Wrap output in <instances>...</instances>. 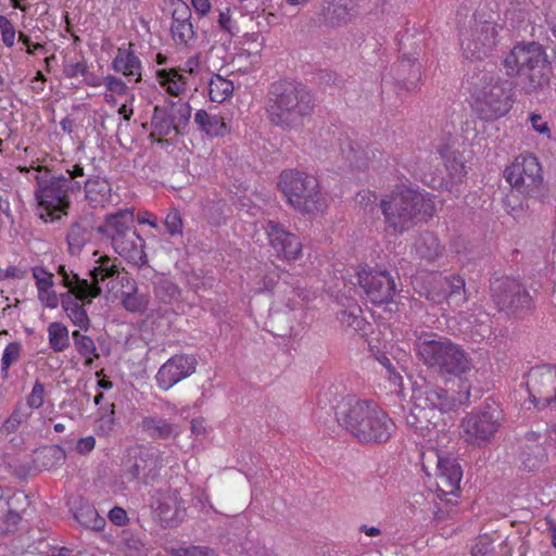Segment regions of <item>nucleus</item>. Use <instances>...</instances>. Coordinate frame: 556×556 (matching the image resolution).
Masks as SVG:
<instances>
[{"instance_id":"3c124183","label":"nucleus","mask_w":556,"mask_h":556,"mask_svg":"<svg viewBox=\"0 0 556 556\" xmlns=\"http://www.w3.org/2000/svg\"><path fill=\"white\" fill-rule=\"evenodd\" d=\"M38 300L42 306L53 309L59 306L61 295L59 296L53 288H49L38 291Z\"/></svg>"},{"instance_id":"a19ab883","label":"nucleus","mask_w":556,"mask_h":556,"mask_svg":"<svg viewBox=\"0 0 556 556\" xmlns=\"http://www.w3.org/2000/svg\"><path fill=\"white\" fill-rule=\"evenodd\" d=\"M89 240L90 232L88 229L79 224L73 225L67 235L70 252L72 254H78Z\"/></svg>"},{"instance_id":"393cba45","label":"nucleus","mask_w":556,"mask_h":556,"mask_svg":"<svg viewBox=\"0 0 556 556\" xmlns=\"http://www.w3.org/2000/svg\"><path fill=\"white\" fill-rule=\"evenodd\" d=\"M111 68L128 81L139 83L142 78V63L139 56L131 49V45L117 48L116 54L111 62Z\"/></svg>"},{"instance_id":"a878e982","label":"nucleus","mask_w":556,"mask_h":556,"mask_svg":"<svg viewBox=\"0 0 556 556\" xmlns=\"http://www.w3.org/2000/svg\"><path fill=\"white\" fill-rule=\"evenodd\" d=\"M170 33L177 45L188 46L194 39L195 31L191 23V10L185 1L175 3Z\"/></svg>"},{"instance_id":"13d9d810","label":"nucleus","mask_w":556,"mask_h":556,"mask_svg":"<svg viewBox=\"0 0 556 556\" xmlns=\"http://www.w3.org/2000/svg\"><path fill=\"white\" fill-rule=\"evenodd\" d=\"M136 100L135 93L129 94L125 98L124 103L118 106L117 113L123 117L124 121H130L134 115V102Z\"/></svg>"},{"instance_id":"4468645a","label":"nucleus","mask_w":556,"mask_h":556,"mask_svg":"<svg viewBox=\"0 0 556 556\" xmlns=\"http://www.w3.org/2000/svg\"><path fill=\"white\" fill-rule=\"evenodd\" d=\"M505 178L514 189L529 197L538 193L543 182L541 165L530 153L518 155L505 169Z\"/></svg>"},{"instance_id":"20e7f679","label":"nucleus","mask_w":556,"mask_h":556,"mask_svg":"<svg viewBox=\"0 0 556 556\" xmlns=\"http://www.w3.org/2000/svg\"><path fill=\"white\" fill-rule=\"evenodd\" d=\"M465 87L469 92L471 109L480 119H498L514 105L511 83L502 79L494 72L477 68L468 73Z\"/></svg>"},{"instance_id":"f03ea898","label":"nucleus","mask_w":556,"mask_h":556,"mask_svg":"<svg viewBox=\"0 0 556 556\" xmlns=\"http://www.w3.org/2000/svg\"><path fill=\"white\" fill-rule=\"evenodd\" d=\"M93 256L97 258L94 260L96 265L89 270L90 281L81 279L75 274H68L63 266L59 269L62 283L68 288V292L61 294L62 308L72 324L84 331L90 328V319L79 301L91 303L101 294L100 283L116 274V264L108 255H99V252L96 251Z\"/></svg>"},{"instance_id":"7c9ffc66","label":"nucleus","mask_w":556,"mask_h":556,"mask_svg":"<svg viewBox=\"0 0 556 556\" xmlns=\"http://www.w3.org/2000/svg\"><path fill=\"white\" fill-rule=\"evenodd\" d=\"M156 81L172 97L181 96L188 86L187 78L177 68L157 70Z\"/></svg>"},{"instance_id":"f257e3e1","label":"nucleus","mask_w":556,"mask_h":556,"mask_svg":"<svg viewBox=\"0 0 556 556\" xmlns=\"http://www.w3.org/2000/svg\"><path fill=\"white\" fill-rule=\"evenodd\" d=\"M339 425L362 443H386L395 432V424L374 401L348 395L336 412Z\"/></svg>"},{"instance_id":"6ab92c4d","label":"nucleus","mask_w":556,"mask_h":556,"mask_svg":"<svg viewBox=\"0 0 556 556\" xmlns=\"http://www.w3.org/2000/svg\"><path fill=\"white\" fill-rule=\"evenodd\" d=\"M358 283L375 305L389 303L395 295V282L391 275L383 270L363 268L358 271Z\"/></svg>"},{"instance_id":"e2e57ef3","label":"nucleus","mask_w":556,"mask_h":556,"mask_svg":"<svg viewBox=\"0 0 556 556\" xmlns=\"http://www.w3.org/2000/svg\"><path fill=\"white\" fill-rule=\"evenodd\" d=\"M181 74L188 73L193 76L197 75L200 71V60L198 55H192L188 58L180 68H177Z\"/></svg>"},{"instance_id":"5701e85b","label":"nucleus","mask_w":556,"mask_h":556,"mask_svg":"<svg viewBox=\"0 0 556 556\" xmlns=\"http://www.w3.org/2000/svg\"><path fill=\"white\" fill-rule=\"evenodd\" d=\"M269 243L277 255L287 261L298 260L302 254L300 238L287 231L281 225L269 220L265 227Z\"/></svg>"},{"instance_id":"ea45409f","label":"nucleus","mask_w":556,"mask_h":556,"mask_svg":"<svg viewBox=\"0 0 556 556\" xmlns=\"http://www.w3.org/2000/svg\"><path fill=\"white\" fill-rule=\"evenodd\" d=\"M164 106L168 108V111L170 112V117L177 127V132H179L180 129L187 125L191 117L190 104L188 102L178 100L168 101Z\"/></svg>"},{"instance_id":"774afa93","label":"nucleus","mask_w":556,"mask_h":556,"mask_svg":"<svg viewBox=\"0 0 556 556\" xmlns=\"http://www.w3.org/2000/svg\"><path fill=\"white\" fill-rule=\"evenodd\" d=\"M276 279L273 276L265 275L260 282H257V286L255 287V292H269L273 291V289L276 286Z\"/></svg>"},{"instance_id":"7ed1b4c3","label":"nucleus","mask_w":556,"mask_h":556,"mask_svg":"<svg viewBox=\"0 0 556 556\" xmlns=\"http://www.w3.org/2000/svg\"><path fill=\"white\" fill-rule=\"evenodd\" d=\"M456 396H448L440 387L424 384L413 390L405 415L406 425L416 433L428 437L437 429L443 413L456 409L470 399V384L463 381Z\"/></svg>"},{"instance_id":"2eb2a0df","label":"nucleus","mask_w":556,"mask_h":556,"mask_svg":"<svg viewBox=\"0 0 556 556\" xmlns=\"http://www.w3.org/2000/svg\"><path fill=\"white\" fill-rule=\"evenodd\" d=\"M162 468V456L154 447L134 448L124 464L125 475L131 480L148 484L154 481Z\"/></svg>"},{"instance_id":"423d86ee","label":"nucleus","mask_w":556,"mask_h":556,"mask_svg":"<svg viewBox=\"0 0 556 556\" xmlns=\"http://www.w3.org/2000/svg\"><path fill=\"white\" fill-rule=\"evenodd\" d=\"M386 226L394 233H403L435 213L433 198L426 191L397 188L380 201Z\"/></svg>"},{"instance_id":"39448f33","label":"nucleus","mask_w":556,"mask_h":556,"mask_svg":"<svg viewBox=\"0 0 556 556\" xmlns=\"http://www.w3.org/2000/svg\"><path fill=\"white\" fill-rule=\"evenodd\" d=\"M415 352L418 359L442 377L462 379L473 369L469 353L458 343L434 332L416 336Z\"/></svg>"},{"instance_id":"a211bd4d","label":"nucleus","mask_w":556,"mask_h":556,"mask_svg":"<svg viewBox=\"0 0 556 556\" xmlns=\"http://www.w3.org/2000/svg\"><path fill=\"white\" fill-rule=\"evenodd\" d=\"M492 298L501 311L516 312L531 306V298L519 281L503 277L491 285Z\"/></svg>"},{"instance_id":"c9c22d12","label":"nucleus","mask_w":556,"mask_h":556,"mask_svg":"<svg viewBox=\"0 0 556 556\" xmlns=\"http://www.w3.org/2000/svg\"><path fill=\"white\" fill-rule=\"evenodd\" d=\"M233 83L219 74H214L208 81V98L212 102L223 103L233 93Z\"/></svg>"},{"instance_id":"a18cd8bd","label":"nucleus","mask_w":556,"mask_h":556,"mask_svg":"<svg viewBox=\"0 0 556 556\" xmlns=\"http://www.w3.org/2000/svg\"><path fill=\"white\" fill-rule=\"evenodd\" d=\"M104 88L105 93H111L124 99L134 93L122 78L112 74L104 76Z\"/></svg>"},{"instance_id":"9d476101","label":"nucleus","mask_w":556,"mask_h":556,"mask_svg":"<svg viewBox=\"0 0 556 556\" xmlns=\"http://www.w3.org/2000/svg\"><path fill=\"white\" fill-rule=\"evenodd\" d=\"M278 187L288 203L302 214L316 215L323 213L328 206L327 197L315 175L296 169H285L279 176Z\"/></svg>"},{"instance_id":"79ce46f5","label":"nucleus","mask_w":556,"mask_h":556,"mask_svg":"<svg viewBox=\"0 0 556 556\" xmlns=\"http://www.w3.org/2000/svg\"><path fill=\"white\" fill-rule=\"evenodd\" d=\"M237 12L236 10H231L230 8L218 9L217 24L218 27L228 34L230 37H233L240 33V26L236 18Z\"/></svg>"},{"instance_id":"37998d69","label":"nucleus","mask_w":556,"mask_h":556,"mask_svg":"<svg viewBox=\"0 0 556 556\" xmlns=\"http://www.w3.org/2000/svg\"><path fill=\"white\" fill-rule=\"evenodd\" d=\"M22 343L18 341L10 342L3 350L1 357V374L8 376L9 368L16 364L22 355Z\"/></svg>"},{"instance_id":"5fc2aeb1","label":"nucleus","mask_w":556,"mask_h":556,"mask_svg":"<svg viewBox=\"0 0 556 556\" xmlns=\"http://www.w3.org/2000/svg\"><path fill=\"white\" fill-rule=\"evenodd\" d=\"M528 119L535 132L551 138V128L548 127V123L543 118L541 114L532 112L529 114Z\"/></svg>"},{"instance_id":"f704fd0d","label":"nucleus","mask_w":556,"mask_h":556,"mask_svg":"<svg viewBox=\"0 0 556 556\" xmlns=\"http://www.w3.org/2000/svg\"><path fill=\"white\" fill-rule=\"evenodd\" d=\"M72 338L75 350L84 358V365L86 367H91L94 359L99 357L94 341L92 338L80 333L78 330L72 332Z\"/></svg>"},{"instance_id":"cd10ccee","label":"nucleus","mask_w":556,"mask_h":556,"mask_svg":"<svg viewBox=\"0 0 556 556\" xmlns=\"http://www.w3.org/2000/svg\"><path fill=\"white\" fill-rule=\"evenodd\" d=\"M111 278L118 280L122 285H124V281L129 285V290L124 292L122 295V304L126 311L131 313H143L147 309L149 305V296L137 292L136 282L134 280H130L125 273L119 271L117 267L116 274Z\"/></svg>"},{"instance_id":"6e6552de","label":"nucleus","mask_w":556,"mask_h":556,"mask_svg":"<svg viewBox=\"0 0 556 556\" xmlns=\"http://www.w3.org/2000/svg\"><path fill=\"white\" fill-rule=\"evenodd\" d=\"M84 176V167L80 164H75L72 168H66L65 174L50 179L37 176L35 199L39 217L45 222H52L67 214L70 193L80 191L81 182L77 178Z\"/></svg>"},{"instance_id":"69168bd1","label":"nucleus","mask_w":556,"mask_h":556,"mask_svg":"<svg viewBox=\"0 0 556 556\" xmlns=\"http://www.w3.org/2000/svg\"><path fill=\"white\" fill-rule=\"evenodd\" d=\"M96 445V439L92 435H87L78 440L76 451L79 454L90 453Z\"/></svg>"},{"instance_id":"864d4df0","label":"nucleus","mask_w":556,"mask_h":556,"mask_svg":"<svg viewBox=\"0 0 556 556\" xmlns=\"http://www.w3.org/2000/svg\"><path fill=\"white\" fill-rule=\"evenodd\" d=\"M377 361L384 368L386 376L389 379V381L393 386L400 387L401 383H402V376L395 370V368L393 367L391 361L386 355L379 356L377 358Z\"/></svg>"},{"instance_id":"1a4fd4ad","label":"nucleus","mask_w":556,"mask_h":556,"mask_svg":"<svg viewBox=\"0 0 556 556\" xmlns=\"http://www.w3.org/2000/svg\"><path fill=\"white\" fill-rule=\"evenodd\" d=\"M134 212L119 210L105 217L98 231L108 240L113 250L129 264L142 267L148 263L144 239L132 229Z\"/></svg>"},{"instance_id":"bf43d9fd","label":"nucleus","mask_w":556,"mask_h":556,"mask_svg":"<svg viewBox=\"0 0 556 556\" xmlns=\"http://www.w3.org/2000/svg\"><path fill=\"white\" fill-rule=\"evenodd\" d=\"M492 544L488 538H480L471 547L472 556H488L492 552Z\"/></svg>"},{"instance_id":"72a5a7b5","label":"nucleus","mask_w":556,"mask_h":556,"mask_svg":"<svg viewBox=\"0 0 556 556\" xmlns=\"http://www.w3.org/2000/svg\"><path fill=\"white\" fill-rule=\"evenodd\" d=\"M309 0H264L262 16L266 20V25L263 28L270 27L271 24L276 23L278 16L282 14L283 2L293 8H303L308 3Z\"/></svg>"},{"instance_id":"4c0bfd02","label":"nucleus","mask_w":556,"mask_h":556,"mask_svg":"<svg viewBox=\"0 0 556 556\" xmlns=\"http://www.w3.org/2000/svg\"><path fill=\"white\" fill-rule=\"evenodd\" d=\"M47 333L49 345L54 352H64L70 346V331L64 324L60 321L50 323Z\"/></svg>"},{"instance_id":"e433bc0d","label":"nucleus","mask_w":556,"mask_h":556,"mask_svg":"<svg viewBox=\"0 0 556 556\" xmlns=\"http://www.w3.org/2000/svg\"><path fill=\"white\" fill-rule=\"evenodd\" d=\"M151 126L153 134L159 136H168L173 131L177 132V127L170 117V112L164 105L154 106Z\"/></svg>"},{"instance_id":"de8ad7c7","label":"nucleus","mask_w":556,"mask_h":556,"mask_svg":"<svg viewBox=\"0 0 556 556\" xmlns=\"http://www.w3.org/2000/svg\"><path fill=\"white\" fill-rule=\"evenodd\" d=\"M33 278L35 279V285L37 288V292L43 289H49L54 287L53 275L47 271L43 267L36 266L31 270Z\"/></svg>"},{"instance_id":"b1692460","label":"nucleus","mask_w":556,"mask_h":556,"mask_svg":"<svg viewBox=\"0 0 556 556\" xmlns=\"http://www.w3.org/2000/svg\"><path fill=\"white\" fill-rule=\"evenodd\" d=\"M319 16L327 26L346 25L355 16L354 3L352 0H323Z\"/></svg>"},{"instance_id":"6e6d98bb","label":"nucleus","mask_w":556,"mask_h":556,"mask_svg":"<svg viewBox=\"0 0 556 556\" xmlns=\"http://www.w3.org/2000/svg\"><path fill=\"white\" fill-rule=\"evenodd\" d=\"M88 72L87 62L81 60L75 63L65 64L63 67V73L67 78H74L77 76H85Z\"/></svg>"},{"instance_id":"f8f14e48","label":"nucleus","mask_w":556,"mask_h":556,"mask_svg":"<svg viewBox=\"0 0 556 556\" xmlns=\"http://www.w3.org/2000/svg\"><path fill=\"white\" fill-rule=\"evenodd\" d=\"M503 26L482 13H477L460 31V48L467 59L480 60L489 55L498 42Z\"/></svg>"},{"instance_id":"0e129e2a","label":"nucleus","mask_w":556,"mask_h":556,"mask_svg":"<svg viewBox=\"0 0 556 556\" xmlns=\"http://www.w3.org/2000/svg\"><path fill=\"white\" fill-rule=\"evenodd\" d=\"M113 425H114V405L112 404L110 406V409L102 414L100 419H99V428L106 432V431H110L112 430L113 428Z\"/></svg>"},{"instance_id":"dca6fc26","label":"nucleus","mask_w":556,"mask_h":556,"mask_svg":"<svg viewBox=\"0 0 556 556\" xmlns=\"http://www.w3.org/2000/svg\"><path fill=\"white\" fill-rule=\"evenodd\" d=\"M421 465L426 471L431 465L435 466L438 485L445 494H455L459 490L463 470L456 459L430 448L421 454Z\"/></svg>"},{"instance_id":"680f3d73","label":"nucleus","mask_w":556,"mask_h":556,"mask_svg":"<svg viewBox=\"0 0 556 556\" xmlns=\"http://www.w3.org/2000/svg\"><path fill=\"white\" fill-rule=\"evenodd\" d=\"M534 458L526 457L522 463L528 470H534L539 465L545 460V452L541 446H536Z\"/></svg>"},{"instance_id":"2f4dec72","label":"nucleus","mask_w":556,"mask_h":556,"mask_svg":"<svg viewBox=\"0 0 556 556\" xmlns=\"http://www.w3.org/2000/svg\"><path fill=\"white\" fill-rule=\"evenodd\" d=\"M194 123L210 137H223L227 134V125L223 117L199 110L194 114Z\"/></svg>"},{"instance_id":"8fccbe9b","label":"nucleus","mask_w":556,"mask_h":556,"mask_svg":"<svg viewBox=\"0 0 556 556\" xmlns=\"http://www.w3.org/2000/svg\"><path fill=\"white\" fill-rule=\"evenodd\" d=\"M488 321V314H479V316L471 315L468 319L469 325L466 328L472 330L473 328L479 327L477 332L480 337L484 338L491 333V328L486 325Z\"/></svg>"},{"instance_id":"338daca9","label":"nucleus","mask_w":556,"mask_h":556,"mask_svg":"<svg viewBox=\"0 0 556 556\" xmlns=\"http://www.w3.org/2000/svg\"><path fill=\"white\" fill-rule=\"evenodd\" d=\"M376 200H377L376 193L370 190H362L355 197L356 203L364 207H367L368 205L374 204L376 202Z\"/></svg>"},{"instance_id":"603ef678","label":"nucleus","mask_w":556,"mask_h":556,"mask_svg":"<svg viewBox=\"0 0 556 556\" xmlns=\"http://www.w3.org/2000/svg\"><path fill=\"white\" fill-rule=\"evenodd\" d=\"M164 225L167 229V232L172 236L181 233L182 220L178 211H169L164 219Z\"/></svg>"},{"instance_id":"473e14b6","label":"nucleus","mask_w":556,"mask_h":556,"mask_svg":"<svg viewBox=\"0 0 556 556\" xmlns=\"http://www.w3.org/2000/svg\"><path fill=\"white\" fill-rule=\"evenodd\" d=\"M74 518L83 527L92 530H102L105 526V519L88 502L79 503V506L74 511Z\"/></svg>"},{"instance_id":"ddd939ff","label":"nucleus","mask_w":556,"mask_h":556,"mask_svg":"<svg viewBox=\"0 0 556 556\" xmlns=\"http://www.w3.org/2000/svg\"><path fill=\"white\" fill-rule=\"evenodd\" d=\"M503 421L502 409L486 404L482 409L468 413L459 424V437L470 446L483 447L494 439Z\"/></svg>"},{"instance_id":"f3484780","label":"nucleus","mask_w":556,"mask_h":556,"mask_svg":"<svg viewBox=\"0 0 556 556\" xmlns=\"http://www.w3.org/2000/svg\"><path fill=\"white\" fill-rule=\"evenodd\" d=\"M434 304L447 301L450 305L460 306L467 301L465 280L460 276H430V287L420 292Z\"/></svg>"},{"instance_id":"052dcab7","label":"nucleus","mask_w":556,"mask_h":556,"mask_svg":"<svg viewBox=\"0 0 556 556\" xmlns=\"http://www.w3.org/2000/svg\"><path fill=\"white\" fill-rule=\"evenodd\" d=\"M110 521L118 527L125 526L128 521L127 513L122 507H114L109 511L108 515Z\"/></svg>"},{"instance_id":"58836bf2","label":"nucleus","mask_w":556,"mask_h":556,"mask_svg":"<svg viewBox=\"0 0 556 556\" xmlns=\"http://www.w3.org/2000/svg\"><path fill=\"white\" fill-rule=\"evenodd\" d=\"M415 248L420 257L428 261H432L441 254L439 239L431 232L421 233L415 243Z\"/></svg>"},{"instance_id":"c756f323","label":"nucleus","mask_w":556,"mask_h":556,"mask_svg":"<svg viewBox=\"0 0 556 556\" xmlns=\"http://www.w3.org/2000/svg\"><path fill=\"white\" fill-rule=\"evenodd\" d=\"M141 428L151 438L155 439L175 438L180 433V429L177 425L159 416L143 417L141 420Z\"/></svg>"},{"instance_id":"aec40b11","label":"nucleus","mask_w":556,"mask_h":556,"mask_svg":"<svg viewBox=\"0 0 556 556\" xmlns=\"http://www.w3.org/2000/svg\"><path fill=\"white\" fill-rule=\"evenodd\" d=\"M198 361L193 355L176 354L168 358L155 375L156 386L168 391L178 382L190 377L197 369Z\"/></svg>"},{"instance_id":"c03bdc74","label":"nucleus","mask_w":556,"mask_h":556,"mask_svg":"<svg viewBox=\"0 0 556 556\" xmlns=\"http://www.w3.org/2000/svg\"><path fill=\"white\" fill-rule=\"evenodd\" d=\"M342 325L352 328L353 330H362L365 323L362 317V309L357 304H351L341 313Z\"/></svg>"},{"instance_id":"412c9836","label":"nucleus","mask_w":556,"mask_h":556,"mask_svg":"<svg viewBox=\"0 0 556 556\" xmlns=\"http://www.w3.org/2000/svg\"><path fill=\"white\" fill-rule=\"evenodd\" d=\"M527 387L533 403H556V367L544 365L532 368L528 375Z\"/></svg>"},{"instance_id":"4be33fe9","label":"nucleus","mask_w":556,"mask_h":556,"mask_svg":"<svg viewBox=\"0 0 556 556\" xmlns=\"http://www.w3.org/2000/svg\"><path fill=\"white\" fill-rule=\"evenodd\" d=\"M150 506L154 515L165 526L179 523L186 514L184 502L175 490H156L151 496Z\"/></svg>"},{"instance_id":"4d7b16f0","label":"nucleus","mask_w":556,"mask_h":556,"mask_svg":"<svg viewBox=\"0 0 556 556\" xmlns=\"http://www.w3.org/2000/svg\"><path fill=\"white\" fill-rule=\"evenodd\" d=\"M170 553L174 556H210L212 551L204 546H190L186 548L173 549Z\"/></svg>"},{"instance_id":"c85d7f7f","label":"nucleus","mask_w":556,"mask_h":556,"mask_svg":"<svg viewBox=\"0 0 556 556\" xmlns=\"http://www.w3.org/2000/svg\"><path fill=\"white\" fill-rule=\"evenodd\" d=\"M85 197L89 204L93 207L104 206L111 201L112 188L110 182L100 176L88 178L84 182Z\"/></svg>"},{"instance_id":"9b49d317","label":"nucleus","mask_w":556,"mask_h":556,"mask_svg":"<svg viewBox=\"0 0 556 556\" xmlns=\"http://www.w3.org/2000/svg\"><path fill=\"white\" fill-rule=\"evenodd\" d=\"M504 67L509 75L522 74L527 77L528 92L544 87L549 79V62L544 48L536 42L518 43L504 59Z\"/></svg>"},{"instance_id":"bb28decb","label":"nucleus","mask_w":556,"mask_h":556,"mask_svg":"<svg viewBox=\"0 0 556 556\" xmlns=\"http://www.w3.org/2000/svg\"><path fill=\"white\" fill-rule=\"evenodd\" d=\"M437 153L444 161L445 167L453 179H462L465 176V164L462 153L455 149V140L450 135L446 142L440 140L434 143Z\"/></svg>"},{"instance_id":"09e8293b","label":"nucleus","mask_w":556,"mask_h":556,"mask_svg":"<svg viewBox=\"0 0 556 556\" xmlns=\"http://www.w3.org/2000/svg\"><path fill=\"white\" fill-rule=\"evenodd\" d=\"M45 403V386L40 381H36L31 392L27 396V405L31 409L40 408Z\"/></svg>"},{"instance_id":"49530a36","label":"nucleus","mask_w":556,"mask_h":556,"mask_svg":"<svg viewBox=\"0 0 556 556\" xmlns=\"http://www.w3.org/2000/svg\"><path fill=\"white\" fill-rule=\"evenodd\" d=\"M126 556H148L144 543L134 534H129L124 541Z\"/></svg>"},{"instance_id":"0eeeda50","label":"nucleus","mask_w":556,"mask_h":556,"mask_svg":"<svg viewBox=\"0 0 556 556\" xmlns=\"http://www.w3.org/2000/svg\"><path fill=\"white\" fill-rule=\"evenodd\" d=\"M313 98L302 84L278 81L271 85L266 102L267 117L282 129L296 128L313 112Z\"/></svg>"}]
</instances>
